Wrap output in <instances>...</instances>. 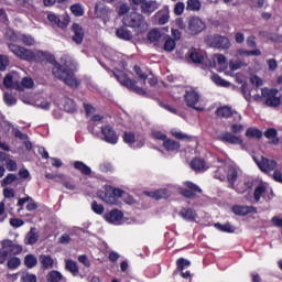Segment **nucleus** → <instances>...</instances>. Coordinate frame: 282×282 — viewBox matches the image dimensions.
Masks as SVG:
<instances>
[{
    "instance_id": "a878e982",
    "label": "nucleus",
    "mask_w": 282,
    "mask_h": 282,
    "mask_svg": "<svg viewBox=\"0 0 282 282\" xmlns=\"http://www.w3.org/2000/svg\"><path fill=\"white\" fill-rule=\"evenodd\" d=\"M232 213L235 215L246 216L249 215V213H257V208H254L253 206L235 205L232 207Z\"/></svg>"
},
{
    "instance_id": "052dcab7",
    "label": "nucleus",
    "mask_w": 282,
    "mask_h": 282,
    "mask_svg": "<svg viewBox=\"0 0 282 282\" xmlns=\"http://www.w3.org/2000/svg\"><path fill=\"white\" fill-rule=\"evenodd\" d=\"M10 65V58L7 55H0V70L6 72Z\"/></svg>"
},
{
    "instance_id": "4d7b16f0",
    "label": "nucleus",
    "mask_w": 282,
    "mask_h": 282,
    "mask_svg": "<svg viewBox=\"0 0 282 282\" xmlns=\"http://www.w3.org/2000/svg\"><path fill=\"white\" fill-rule=\"evenodd\" d=\"M3 100L9 107H12V105H17V97L12 96L9 93H4Z\"/></svg>"
},
{
    "instance_id": "20e7f679",
    "label": "nucleus",
    "mask_w": 282,
    "mask_h": 282,
    "mask_svg": "<svg viewBox=\"0 0 282 282\" xmlns=\"http://www.w3.org/2000/svg\"><path fill=\"white\" fill-rule=\"evenodd\" d=\"M122 23L127 28H134L147 30V21H144V15L138 12H132L123 17Z\"/></svg>"
},
{
    "instance_id": "39448f33",
    "label": "nucleus",
    "mask_w": 282,
    "mask_h": 282,
    "mask_svg": "<svg viewBox=\"0 0 282 282\" xmlns=\"http://www.w3.org/2000/svg\"><path fill=\"white\" fill-rule=\"evenodd\" d=\"M132 3L139 6L142 14H147V17H151L160 8V2L156 0H132Z\"/></svg>"
},
{
    "instance_id": "c9c22d12",
    "label": "nucleus",
    "mask_w": 282,
    "mask_h": 282,
    "mask_svg": "<svg viewBox=\"0 0 282 282\" xmlns=\"http://www.w3.org/2000/svg\"><path fill=\"white\" fill-rule=\"evenodd\" d=\"M181 217H183V219H185L186 221H195V219H197V214L193 210V209H186L183 208L180 212Z\"/></svg>"
},
{
    "instance_id": "a18cd8bd",
    "label": "nucleus",
    "mask_w": 282,
    "mask_h": 282,
    "mask_svg": "<svg viewBox=\"0 0 282 282\" xmlns=\"http://www.w3.org/2000/svg\"><path fill=\"white\" fill-rule=\"evenodd\" d=\"M63 107L68 113H74V111H76V104L69 98H64Z\"/></svg>"
},
{
    "instance_id": "bb28decb",
    "label": "nucleus",
    "mask_w": 282,
    "mask_h": 282,
    "mask_svg": "<svg viewBox=\"0 0 282 282\" xmlns=\"http://www.w3.org/2000/svg\"><path fill=\"white\" fill-rule=\"evenodd\" d=\"M95 14L99 19H107L111 14V9L105 4H97L95 7Z\"/></svg>"
},
{
    "instance_id": "f704fd0d",
    "label": "nucleus",
    "mask_w": 282,
    "mask_h": 282,
    "mask_svg": "<svg viewBox=\"0 0 282 282\" xmlns=\"http://www.w3.org/2000/svg\"><path fill=\"white\" fill-rule=\"evenodd\" d=\"M64 279H65V276L63 275V273H61L59 271H56V270L50 271L46 274L47 282H61Z\"/></svg>"
},
{
    "instance_id": "8fccbe9b",
    "label": "nucleus",
    "mask_w": 282,
    "mask_h": 282,
    "mask_svg": "<svg viewBox=\"0 0 282 282\" xmlns=\"http://www.w3.org/2000/svg\"><path fill=\"white\" fill-rule=\"evenodd\" d=\"M246 135L248 138H252V139H256V140H259L263 137V133L257 129V128H249L247 131H246Z\"/></svg>"
},
{
    "instance_id": "e433bc0d",
    "label": "nucleus",
    "mask_w": 282,
    "mask_h": 282,
    "mask_svg": "<svg viewBox=\"0 0 282 282\" xmlns=\"http://www.w3.org/2000/svg\"><path fill=\"white\" fill-rule=\"evenodd\" d=\"M161 40L162 32H160V30L153 29L148 33V41H150V43H160Z\"/></svg>"
},
{
    "instance_id": "423d86ee",
    "label": "nucleus",
    "mask_w": 282,
    "mask_h": 282,
    "mask_svg": "<svg viewBox=\"0 0 282 282\" xmlns=\"http://www.w3.org/2000/svg\"><path fill=\"white\" fill-rule=\"evenodd\" d=\"M113 76L117 78V80L122 85L123 87H127L128 89H131L132 91H137V94H142V89L135 85V82L131 80L127 77V74L124 72L116 68L113 70Z\"/></svg>"
},
{
    "instance_id": "bf43d9fd",
    "label": "nucleus",
    "mask_w": 282,
    "mask_h": 282,
    "mask_svg": "<svg viewBox=\"0 0 282 282\" xmlns=\"http://www.w3.org/2000/svg\"><path fill=\"white\" fill-rule=\"evenodd\" d=\"M186 4L184 2H177L174 7V14H176V17H182V14H184Z\"/></svg>"
},
{
    "instance_id": "2eb2a0df",
    "label": "nucleus",
    "mask_w": 282,
    "mask_h": 282,
    "mask_svg": "<svg viewBox=\"0 0 282 282\" xmlns=\"http://www.w3.org/2000/svg\"><path fill=\"white\" fill-rule=\"evenodd\" d=\"M47 19L50 23H52V25H55L56 28H61L62 30H65V28H67V25H69L72 21L69 15H64L63 19L61 20V18H58V15L54 13H50L47 15Z\"/></svg>"
},
{
    "instance_id": "603ef678",
    "label": "nucleus",
    "mask_w": 282,
    "mask_h": 282,
    "mask_svg": "<svg viewBox=\"0 0 282 282\" xmlns=\"http://www.w3.org/2000/svg\"><path fill=\"white\" fill-rule=\"evenodd\" d=\"M220 118H230L232 116V109L230 107H221L216 111Z\"/></svg>"
},
{
    "instance_id": "37998d69",
    "label": "nucleus",
    "mask_w": 282,
    "mask_h": 282,
    "mask_svg": "<svg viewBox=\"0 0 282 282\" xmlns=\"http://www.w3.org/2000/svg\"><path fill=\"white\" fill-rule=\"evenodd\" d=\"M70 12L74 17H83L85 14V6L83 3H75L70 6Z\"/></svg>"
},
{
    "instance_id": "412c9836",
    "label": "nucleus",
    "mask_w": 282,
    "mask_h": 282,
    "mask_svg": "<svg viewBox=\"0 0 282 282\" xmlns=\"http://www.w3.org/2000/svg\"><path fill=\"white\" fill-rule=\"evenodd\" d=\"M184 184L186 188H188L180 191L181 195H183L184 197H195V193H202V189L197 185L191 182H185Z\"/></svg>"
},
{
    "instance_id": "e2e57ef3",
    "label": "nucleus",
    "mask_w": 282,
    "mask_h": 282,
    "mask_svg": "<svg viewBox=\"0 0 282 282\" xmlns=\"http://www.w3.org/2000/svg\"><path fill=\"white\" fill-rule=\"evenodd\" d=\"M91 210L96 213V215H102L105 213V206L98 204L96 200L91 203Z\"/></svg>"
},
{
    "instance_id": "b1692460",
    "label": "nucleus",
    "mask_w": 282,
    "mask_h": 282,
    "mask_svg": "<svg viewBox=\"0 0 282 282\" xmlns=\"http://www.w3.org/2000/svg\"><path fill=\"white\" fill-rule=\"evenodd\" d=\"M40 263L43 270H52V268L56 265V260H54V258L50 254H41Z\"/></svg>"
},
{
    "instance_id": "de8ad7c7",
    "label": "nucleus",
    "mask_w": 282,
    "mask_h": 282,
    "mask_svg": "<svg viewBox=\"0 0 282 282\" xmlns=\"http://www.w3.org/2000/svg\"><path fill=\"white\" fill-rule=\"evenodd\" d=\"M36 263H39V259L34 254H26L24 258V264L26 268H35Z\"/></svg>"
},
{
    "instance_id": "aec40b11",
    "label": "nucleus",
    "mask_w": 282,
    "mask_h": 282,
    "mask_svg": "<svg viewBox=\"0 0 282 282\" xmlns=\"http://www.w3.org/2000/svg\"><path fill=\"white\" fill-rule=\"evenodd\" d=\"M73 41L74 43H77V45H80L83 43V40L85 39V30H83V26L78 23L73 24Z\"/></svg>"
},
{
    "instance_id": "a19ab883",
    "label": "nucleus",
    "mask_w": 282,
    "mask_h": 282,
    "mask_svg": "<svg viewBox=\"0 0 282 282\" xmlns=\"http://www.w3.org/2000/svg\"><path fill=\"white\" fill-rule=\"evenodd\" d=\"M66 270H68V272H70V274H73V276H78V273L80 272L78 269V264L76 263V261L73 260H66Z\"/></svg>"
},
{
    "instance_id": "69168bd1",
    "label": "nucleus",
    "mask_w": 282,
    "mask_h": 282,
    "mask_svg": "<svg viewBox=\"0 0 282 282\" xmlns=\"http://www.w3.org/2000/svg\"><path fill=\"white\" fill-rule=\"evenodd\" d=\"M178 270H186V268L191 267V262L184 258H181L176 262Z\"/></svg>"
},
{
    "instance_id": "0e129e2a",
    "label": "nucleus",
    "mask_w": 282,
    "mask_h": 282,
    "mask_svg": "<svg viewBox=\"0 0 282 282\" xmlns=\"http://www.w3.org/2000/svg\"><path fill=\"white\" fill-rule=\"evenodd\" d=\"M175 40L173 39H167L164 43V50L165 52H173V50H175Z\"/></svg>"
},
{
    "instance_id": "dca6fc26",
    "label": "nucleus",
    "mask_w": 282,
    "mask_h": 282,
    "mask_svg": "<svg viewBox=\"0 0 282 282\" xmlns=\"http://www.w3.org/2000/svg\"><path fill=\"white\" fill-rule=\"evenodd\" d=\"M7 36H8V39H10V41H13V43L21 41L24 45H28V46H32L36 43L34 41V37H32V35H28V34H22L18 37L17 33L9 31L7 33Z\"/></svg>"
},
{
    "instance_id": "9b49d317",
    "label": "nucleus",
    "mask_w": 282,
    "mask_h": 282,
    "mask_svg": "<svg viewBox=\"0 0 282 282\" xmlns=\"http://www.w3.org/2000/svg\"><path fill=\"white\" fill-rule=\"evenodd\" d=\"M207 43L210 47H218L220 50H228L230 47V40L221 35H212L207 37Z\"/></svg>"
},
{
    "instance_id": "cd10ccee",
    "label": "nucleus",
    "mask_w": 282,
    "mask_h": 282,
    "mask_svg": "<svg viewBox=\"0 0 282 282\" xmlns=\"http://www.w3.org/2000/svg\"><path fill=\"white\" fill-rule=\"evenodd\" d=\"M162 147L169 153H173L174 151H180V143L173 139H165L162 143Z\"/></svg>"
},
{
    "instance_id": "09e8293b",
    "label": "nucleus",
    "mask_w": 282,
    "mask_h": 282,
    "mask_svg": "<svg viewBox=\"0 0 282 282\" xmlns=\"http://www.w3.org/2000/svg\"><path fill=\"white\" fill-rule=\"evenodd\" d=\"M188 57L193 63H197V64L203 63L204 61V57L195 48L189 50Z\"/></svg>"
},
{
    "instance_id": "7ed1b4c3",
    "label": "nucleus",
    "mask_w": 282,
    "mask_h": 282,
    "mask_svg": "<svg viewBox=\"0 0 282 282\" xmlns=\"http://www.w3.org/2000/svg\"><path fill=\"white\" fill-rule=\"evenodd\" d=\"M98 197L105 202V204H109L110 206H118L122 204L120 199H126L127 193L120 188L115 189H106L105 192H99Z\"/></svg>"
},
{
    "instance_id": "6e6552de",
    "label": "nucleus",
    "mask_w": 282,
    "mask_h": 282,
    "mask_svg": "<svg viewBox=\"0 0 282 282\" xmlns=\"http://www.w3.org/2000/svg\"><path fill=\"white\" fill-rule=\"evenodd\" d=\"M261 197L263 199H272L273 197L272 187L268 183H260L253 192L254 202H261Z\"/></svg>"
},
{
    "instance_id": "1a4fd4ad",
    "label": "nucleus",
    "mask_w": 282,
    "mask_h": 282,
    "mask_svg": "<svg viewBox=\"0 0 282 282\" xmlns=\"http://www.w3.org/2000/svg\"><path fill=\"white\" fill-rule=\"evenodd\" d=\"M257 166L262 171V173H272V171L276 170L278 163L272 159H268L265 156L253 158Z\"/></svg>"
},
{
    "instance_id": "49530a36",
    "label": "nucleus",
    "mask_w": 282,
    "mask_h": 282,
    "mask_svg": "<svg viewBox=\"0 0 282 282\" xmlns=\"http://www.w3.org/2000/svg\"><path fill=\"white\" fill-rule=\"evenodd\" d=\"M215 228H217V230H220V232H235L236 228L235 226H232L230 223H227L225 225H221L219 223L215 224Z\"/></svg>"
},
{
    "instance_id": "79ce46f5",
    "label": "nucleus",
    "mask_w": 282,
    "mask_h": 282,
    "mask_svg": "<svg viewBox=\"0 0 282 282\" xmlns=\"http://www.w3.org/2000/svg\"><path fill=\"white\" fill-rule=\"evenodd\" d=\"M74 169H76L77 171H80L83 175H91V167L87 166V164L80 161H76L74 163Z\"/></svg>"
},
{
    "instance_id": "5701e85b",
    "label": "nucleus",
    "mask_w": 282,
    "mask_h": 282,
    "mask_svg": "<svg viewBox=\"0 0 282 282\" xmlns=\"http://www.w3.org/2000/svg\"><path fill=\"white\" fill-rule=\"evenodd\" d=\"M148 197H152L153 199H166V197H171V191L167 188H160L152 192H145Z\"/></svg>"
},
{
    "instance_id": "f03ea898",
    "label": "nucleus",
    "mask_w": 282,
    "mask_h": 282,
    "mask_svg": "<svg viewBox=\"0 0 282 282\" xmlns=\"http://www.w3.org/2000/svg\"><path fill=\"white\" fill-rule=\"evenodd\" d=\"M242 94L246 100H256V102H261L264 100L267 107H279L281 105V99L278 97L279 90L262 88L261 95H252V91L248 88V84L241 86Z\"/></svg>"
},
{
    "instance_id": "5fc2aeb1",
    "label": "nucleus",
    "mask_w": 282,
    "mask_h": 282,
    "mask_svg": "<svg viewBox=\"0 0 282 282\" xmlns=\"http://www.w3.org/2000/svg\"><path fill=\"white\" fill-rule=\"evenodd\" d=\"M152 138L153 140H158L159 142L164 143V141L169 138L166 134L160 130H153L152 131Z\"/></svg>"
},
{
    "instance_id": "774afa93",
    "label": "nucleus",
    "mask_w": 282,
    "mask_h": 282,
    "mask_svg": "<svg viewBox=\"0 0 282 282\" xmlns=\"http://www.w3.org/2000/svg\"><path fill=\"white\" fill-rule=\"evenodd\" d=\"M10 224H11L12 228H21V226H23V224H25V223L19 218H11Z\"/></svg>"
},
{
    "instance_id": "ea45409f",
    "label": "nucleus",
    "mask_w": 282,
    "mask_h": 282,
    "mask_svg": "<svg viewBox=\"0 0 282 282\" xmlns=\"http://www.w3.org/2000/svg\"><path fill=\"white\" fill-rule=\"evenodd\" d=\"M186 10H188L189 12H199L202 10V1L187 0Z\"/></svg>"
},
{
    "instance_id": "ddd939ff",
    "label": "nucleus",
    "mask_w": 282,
    "mask_h": 282,
    "mask_svg": "<svg viewBox=\"0 0 282 282\" xmlns=\"http://www.w3.org/2000/svg\"><path fill=\"white\" fill-rule=\"evenodd\" d=\"M123 142L129 144L132 149H142V147H144V138L135 135L133 132H126L123 135Z\"/></svg>"
},
{
    "instance_id": "c03bdc74",
    "label": "nucleus",
    "mask_w": 282,
    "mask_h": 282,
    "mask_svg": "<svg viewBox=\"0 0 282 282\" xmlns=\"http://www.w3.org/2000/svg\"><path fill=\"white\" fill-rule=\"evenodd\" d=\"M193 171H206V162L202 159H194L191 163Z\"/></svg>"
},
{
    "instance_id": "58836bf2",
    "label": "nucleus",
    "mask_w": 282,
    "mask_h": 282,
    "mask_svg": "<svg viewBox=\"0 0 282 282\" xmlns=\"http://www.w3.org/2000/svg\"><path fill=\"white\" fill-rule=\"evenodd\" d=\"M36 241H39V234L36 230H34V228H32L25 237V243L29 246H34Z\"/></svg>"
},
{
    "instance_id": "c756f323",
    "label": "nucleus",
    "mask_w": 282,
    "mask_h": 282,
    "mask_svg": "<svg viewBox=\"0 0 282 282\" xmlns=\"http://www.w3.org/2000/svg\"><path fill=\"white\" fill-rule=\"evenodd\" d=\"M117 39H121V41H131L133 39V33L129 31V29L121 26L116 30Z\"/></svg>"
},
{
    "instance_id": "6ab92c4d",
    "label": "nucleus",
    "mask_w": 282,
    "mask_h": 282,
    "mask_svg": "<svg viewBox=\"0 0 282 282\" xmlns=\"http://www.w3.org/2000/svg\"><path fill=\"white\" fill-rule=\"evenodd\" d=\"M210 67L216 69V72H226V69H228V62L226 61V56L221 54L214 55Z\"/></svg>"
},
{
    "instance_id": "4be33fe9",
    "label": "nucleus",
    "mask_w": 282,
    "mask_h": 282,
    "mask_svg": "<svg viewBox=\"0 0 282 282\" xmlns=\"http://www.w3.org/2000/svg\"><path fill=\"white\" fill-rule=\"evenodd\" d=\"M0 162H4L7 171L13 172L18 169L17 161L10 158V154L0 152Z\"/></svg>"
},
{
    "instance_id": "680f3d73",
    "label": "nucleus",
    "mask_w": 282,
    "mask_h": 282,
    "mask_svg": "<svg viewBox=\"0 0 282 282\" xmlns=\"http://www.w3.org/2000/svg\"><path fill=\"white\" fill-rule=\"evenodd\" d=\"M241 67H243V63L239 59L229 62V69H231V72H237V69H241Z\"/></svg>"
},
{
    "instance_id": "338daca9",
    "label": "nucleus",
    "mask_w": 282,
    "mask_h": 282,
    "mask_svg": "<svg viewBox=\"0 0 282 282\" xmlns=\"http://www.w3.org/2000/svg\"><path fill=\"white\" fill-rule=\"evenodd\" d=\"M250 83H252L257 87H263V79L257 75H252L250 77Z\"/></svg>"
},
{
    "instance_id": "864d4df0",
    "label": "nucleus",
    "mask_w": 282,
    "mask_h": 282,
    "mask_svg": "<svg viewBox=\"0 0 282 282\" xmlns=\"http://www.w3.org/2000/svg\"><path fill=\"white\" fill-rule=\"evenodd\" d=\"M7 265H8L9 270H17V268H19L21 265V259L13 257L8 260Z\"/></svg>"
},
{
    "instance_id": "4c0bfd02",
    "label": "nucleus",
    "mask_w": 282,
    "mask_h": 282,
    "mask_svg": "<svg viewBox=\"0 0 282 282\" xmlns=\"http://www.w3.org/2000/svg\"><path fill=\"white\" fill-rule=\"evenodd\" d=\"M265 138L269 140L270 144H279V137L275 129H269L264 132Z\"/></svg>"
},
{
    "instance_id": "9d476101",
    "label": "nucleus",
    "mask_w": 282,
    "mask_h": 282,
    "mask_svg": "<svg viewBox=\"0 0 282 282\" xmlns=\"http://www.w3.org/2000/svg\"><path fill=\"white\" fill-rule=\"evenodd\" d=\"M206 30V22L202 20L199 17H192L188 20V26H187V32L189 34H200V32H204Z\"/></svg>"
},
{
    "instance_id": "c85d7f7f",
    "label": "nucleus",
    "mask_w": 282,
    "mask_h": 282,
    "mask_svg": "<svg viewBox=\"0 0 282 282\" xmlns=\"http://www.w3.org/2000/svg\"><path fill=\"white\" fill-rule=\"evenodd\" d=\"M154 17L158 19L159 25H166L171 19V13L169 12V9H163L156 12Z\"/></svg>"
},
{
    "instance_id": "72a5a7b5",
    "label": "nucleus",
    "mask_w": 282,
    "mask_h": 282,
    "mask_svg": "<svg viewBox=\"0 0 282 282\" xmlns=\"http://www.w3.org/2000/svg\"><path fill=\"white\" fill-rule=\"evenodd\" d=\"M131 11V6H129V3L127 2H118L117 7H116V12L119 17H127V14H129V12Z\"/></svg>"
},
{
    "instance_id": "0eeeda50",
    "label": "nucleus",
    "mask_w": 282,
    "mask_h": 282,
    "mask_svg": "<svg viewBox=\"0 0 282 282\" xmlns=\"http://www.w3.org/2000/svg\"><path fill=\"white\" fill-rule=\"evenodd\" d=\"M184 99L187 107H192V109H196V111H202V108L197 107L199 100H202V95H199L197 89L186 88Z\"/></svg>"
},
{
    "instance_id": "7c9ffc66",
    "label": "nucleus",
    "mask_w": 282,
    "mask_h": 282,
    "mask_svg": "<svg viewBox=\"0 0 282 282\" xmlns=\"http://www.w3.org/2000/svg\"><path fill=\"white\" fill-rule=\"evenodd\" d=\"M227 180L231 186V188H235V183L237 182L238 173L237 167L232 165H227Z\"/></svg>"
},
{
    "instance_id": "6e6d98bb",
    "label": "nucleus",
    "mask_w": 282,
    "mask_h": 282,
    "mask_svg": "<svg viewBox=\"0 0 282 282\" xmlns=\"http://www.w3.org/2000/svg\"><path fill=\"white\" fill-rule=\"evenodd\" d=\"M21 281L22 282H36V274H32L28 271L21 273Z\"/></svg>"
},
{
    "instance_id": "4468645a",
    "label": "nucleus",
    "mask_w": 282,
    "mask_h": 282,
    "mask_svg": "<svg viewBox=\"0 0 282 282\" xmlns=\"http://www.w3.org/2000/svg\"><path fill=\"white\" fill-rule=\"evenodd\" d=\"M21 82V76L17 72H10L3 78V85L7 89H17L19 91V85Z\"/></svg>"
},
{
    "instance_id": "a211bd4d",
    "label": "nucleus",
    "mask_w": 282,
    "mask_h": 282,
    "mask_svg": "<svg viewBox=\"0 0 282 282\" xmlns=\"http://www.w3.org/2000/svg\"><path fill=\"white\" fill-rule=\"evenodd\" d=\"M2 248L7 251V254L14 256L23 252V246L14 243L12 240H3L1 242Z\"/></svg>"
},
{
    "instance_id": "13d9d810",
    "label": "nucleus",
    "mask_w": 282,
    "mask_h": 282,
    "mask_svg": "<svg viewBox=\"0 0 282 282\" xmlns=\"http://www.w3.org/2000/svg\"><path fill=\"white\" fill-rule=\"evenodd\" d=\"M17 174H9L1 181V186H9V184H12V182H17Z\"/></svg>"
},
{
    "instance_id": "3c124183",
    "label": "nucleus",
    "mask_w": 282,
    "mask_h": 282,
    "mask_svg": "<svg viewBox=\"0 0 282 282\" xmlns=\"http://www.w3.org/2000/svg\"><path fill=\"white\" fill-rule=\"evenodd\" d=\"M212 80L218 87H229L230 86V82L221 78L219 75H212Z\"/></svg>"
},
{
    "instance_id": "f257e3e1",
    "label": "nucleus",
    "mask_w": 282,
    "mask_h": 282,
    "mask_svg": "<svg viewBox=\"0 0 282 282\" xmlns=\"http://www.w3.org/2000/svg\"><path fill=\"white\" fill-rule=\"evenodd\" d=\"M9 50L20 58L21 61H29V63H32V61H40L41 63L47 61L51 65H53L52 74L55 76V78H58V80H63L65 85H68L69 87H78L79 83L76 77H74V69L69 67V65H61L57 63V61L54 58V55L51 53H47L45 51H32L28 50L23 46H19L15 44H9Z\"/></svg>"
},
{
    "instance_id": "f3484780",
    "label": "nucleus",
    "mask_w": 282,
    "mask_h": 282,
    "mask_svg": "<svg viewBox=\"0 0 282 282\" xmlns=\"http://www.w3.org/2000/svg\"><path fill=\"white\" fill-rule=\"evenodd\" d=\"M101 135L105 142L108 144H118V134L110 126H105L101 128Z\"/></svg>"
},
{
    "instance_id": "393cba45",
    "label": "nucleus",
    "mask_w": 282,
    "mask_h": 282,
    "mask_svg": "<svg viewBox=\"0 0 282 282\" xmlns=\"http://www.w3.org/2000/svg\"><path fill=\"white\" fill-rule=\"evenodd\" d=\"M221 142H227L228 144H243V139L237 137L230 132H226L220 137Z\"/></svg>"
},
{
    "instance_id": "2f4dec72",
    "label": "nucleus",
    "mask_w": 282,
    "mask_h": 282,
    "mask_svg": "<svg viewBox=\"0 0 282 282\" xmlns=\"http://www.w3.org/2000/svg\"><path fill=\"white\" fill-rule=\"evenodd\" d=\"M22 101L24 102V105H34L35 107H39L40 109H44L46 111L47 109H50V107H52V102L45 99H40L37 101L22 99Z\"/></svg>"
},
{
    "instance_id": "f8f14e48",
    "label": "nucleus",
    "mask_w": 282,
    "mask_h": 282,
    "mask_svg": "<svg viewBox=\"0 0 282 282\" xmlns=\"http://www.w3.org/2000/svg\"><path fill=\"white\" fill-rule=\"evenodd\" d=\"M105 221L107 224H112L113 226H120L124 221V214L119 209H111L104 215Z\"/></svg>"
},
{
    "instance_id": "473e14b6",
    "label": "nucleus",
    "mask_w": 282,
    "mask_h": 282,
    "mask_svg": "<svg viewBox=\"0 0 282 282\" xmlns=\"http://www.w3.org/2000/svg\"><path fill=\"white\" fill-rule=\"evenodd\" d=\"M34 88V79L31 77H24L21 79L19 86H18V91H23L25 89H33Z\"/></svg>"
}]
</instances>
